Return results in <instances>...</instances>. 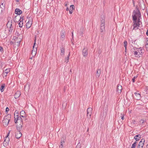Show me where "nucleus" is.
I'll list each match as a JSON object with an SVG mask.
<instances>
[{
    "mask_svg": "<svg viewBox=\"0 0 148 148\" xmlns=\"http://www.w3.org/2000/svg\"><path fill=\"white\" fill-rule=\"evenodd\" d=\"M121 119H122V120H123V119H124V115H123V116H121Z\"/></svg>",
    "mask_w": 148,
    "mask_h": 148,
    "instance_id": "obj_53",
    "label": "nucleus"
},
{
    "mask_svg": "<svg viewBox=\"0 0 148 148\" xmlns=\"http://www.w3.org/2000/svg\"><path fill=\"white\" fill-rule=\"evenodd\" d=\"M16 17H14L13 19V21L14 22H16Z\"/></svg>",
    "mask_w": 148,
    "mask_h": 148,
    "instance_id": "obj_47",
    "label": "nucleus"
},
{
    "mask_svg": "<svg viewBox=\"0 0 148 148\" xmlns=\"http://www.w3.org/2000/svg\"><path fill=\"white\" fill-rule=\"evenodd\" d=\"M74 9V5H72L70 6V10H73Z\"/></svg>",
    "mask_w": 148,
    "mask_h": 148,
    "instance_id": "obj_34",
    "label": "nucleus"
},
{
    "mask_svg": "<svg viewBox=\"0 0 148 148\" xmlns=\"http://www.w3.org/2000/svg\"><path fill=\"white\" fill-rule=\"evenodd\" d=\"M146 34L148 36V29L147 30V32H146Z\"/></svg>",
    "mask_w": 148,
    "mask_h": 148,
    "instance_id": "obj_55",
    "label": "nucleus"
},
{
    "mask_svg": "<svg viewBox=\"0 0 148 148\" xmlns=\"http://www.w3.org/2000/svg\"><path fill=\"white\" fill-rule=\"evenodd\" d=\"M134 94H135L136 97V99L137 100H139L141 98V95L140 94L137 93L136 92H135Z\"/></svg>",
    "mask_w": 148,
    "mask_h": 148,
    "instance_id": "obj_17",
    "label": "nucleus"
},
{
    "mask_svg": "<svg viewBox=\"0 0 148 148\" xmlns=\"http://www.w3.org/2000/svg\"><path fill=\"white\" fill-rule=\"evenodd\" d=\"M23 124V123H20L19 124H17L16 127L18 131H20V130L22 128Z\"/></svg>",
    "mask_w": 148,
    "mask_h": 148,
    "instance_id": "obj_12",
    "label": "nucleus"
},
{
    "mask_svg": "<svg viewBox=\"0 0 148 148\" xmlns=\"http://www.w3.org/2000/svg\"><path fill=\"white\" fill-rule=\"evenodd\" d=\"M18 122H19L20 123H23V119L20 116V118H19V119H18Z\"/></svg>",
    "mask_w": 148,
    "mask_h": 148,
    "instance_id": "obj_36",
    "label": "nucleus"
},
{
    "mask_svg": "<svg viewBox=\"0 0 148 148\" xmlns=\"http://www.w3.org/2000/svg\"><path fill=\"white\" fill-rule=\"evenodd\" d=\"M133 49H134V51H132V52L136 56L137 55H139L138 54V52L136 51V49H137L136 48H133Z\"/></svg>",
    "mask_w": 148,
    "mask_h": 148,
    "instance_id": "obj_20",
    "label": "nucleus"
},
{
    "mask_svg": "<svg viewBox=\"0 0 148 148\" xmlns=\"http://www.w3.org/2000/svg\"><path fill=\"white\" fill-rule=\"evenodd\" d=\"M23 18H24V17L23 16L22 17H21L20 18V19H21L22 20V21H23Z\"/></svg>",
    "mask_w": 148,
    "mask_h": 148,
    "instance_id": "obj_50",
    "label": "nucleus"
},
{
    "mask_svg": "<svg viewBox=\"0 0 148 148\" xmlns=\"http://www.w3.org/2000/svg\"><path fill=\"white\" fill-rule=\"evenodd\" d=\"M101 72V69H98L97 70L95 75L96 78H98L99 77Z\"/></svg>",
    "mask_w": 148,
    "mask_h": 148,
    "instance_id": "obj_6",
    "label": "nucleus"
},
{
    "mask_svg": "<svg viewBox=\"0 0 148 148\" xmlns=\"http://www.w3.org/2000/svg\"><path fill=\"white\" fill-rule=\"evenodd\" d=\"M8 28H9V32H12L13 29V26H12L11 27H9Z\"/></svg>",
    "mask_w": 148,
    "mask_h": 148,
    "instance_id": "obj_32",
    "label": "nucleus"
},
{
    "mask_svg": "<svg viewBox=\"0 0 148 148\" xmlns=\"http://www.w3.org/2000/svg\"><path fill=\"white\" fill-rule=\"evenodd\" d=\"M72 38H73V32H72Z\"/></svg>",
    "mask_w": 148,
    "mask_h": 148,
    "instance_id": "obj_57",
    "label": "nucleus"
},
{
    "mask_svg": "<svg viewBox=\"0 0 148 148\" xmlns=\"http://www.w3.org/2000/svg\"><path fill=\"white\" fill-rule=\"evenodd\" d=\"M138 17V22H137V23H140V17Z\"/></svg>",
    "mask_w": 148,
    "mask_h": 148,
    "instance_id": "obj_43",
    "label": "nucleus"
},
{
    "mask_svg": "<svg viewBox=\"0 0 148 148\" xmlns=\"http://www.w3.org/2000/svg\"><path fill=\"white\" fill-rule=\"evenodd\" d=\"M141 135L140 134L136 135V137H138V138L139 139V140L141 138Z\"/></svg>",
    "mask_w": 148,
    "mask_h": 148,
    "instance_id": "obj_39",
    "label": "nucleus"
},
{
    "mask_svg": "<svg viewBox=\"0 0 148 148\" xmlns=\"http://www.w3.org/2000/svg\"><path fill=\"white\" fill-rule=\"evenodd\" d=\"M36 42V39L35 38L34 40V45L33 46V49L32 50V55L33 56H35L36 55L37 50V47L35 46Z\"/></svg>",
    "mask_w": 148,
    "mask_h": 148,
    "instance_id": "obj_3",
    "label": "nucleus"
},
{
    "mask_svg": "<svg viewBox=\"0 0 148 148\" xmlns=\"http://www.w3.org/2000/svg\"><path fill=\"white\" fill-rule=\"evenodd\" d=\"M5 86V84H3L1 86L0 90L1 92H3L4 90V88Z\"/></svg>",
    "mask_w": 148,
    "mask_h": 148,
    "instance_id": "obj_23",
    "label": "nucleus"
},
{
    "mask_svg": "<svg viewBox=\"0 0 148 148\" xmlns=\"http://www.w3.org/2000/svg\"><path fill=\"white\" fill-rule=\"evenodd\" d=\"M9 109L7 107L5 109V111L6 112H7L8 111H9Z\"/></svg>",
    "mask_w": 148,
    "mask_h": 148,
    "instance_id": "obj_44",
    "label": "nucleus"
},
{
    "mask_svg": "<svg viewBox=\"0 0 148 148\" xmlns=\"http://www.w3.org/2000/svg\"><path fill=\"white\" fill-rule=\"evenodd\" d=\"M6 26L7 28L12 26V20L9 21L6 25Z\"/></svg>",
    "mask_w": 148,
    "mask_h": 148,
    "instance_id": "obj_15",
    "label": "nucleus"
},
{
    "mask_svg": "<svg viewBox=\"0 0 148 148\" xmlns=\"http://www.w3.org/2000/svg\"><path fill=\"white\" fill-rule=\"evenodd\" d=\"M22 13V10L18 8H16L15 10V13L16 14L20 15Z\"/></svg>",
    "mask_w": 148,
    "mask_h": 148,
    "instance_id": "obj_14",
    "label": "nucleus"
},
{
    "mask_svg": "<svg viewBox=\"0 0 148 148\" xmlns=\"http://www.w3.org/2000/svg\"><path fill=\"white\" fill-rule=\"evenodd\" d=\"M87 116L89 115L90 118L92 112V109L91 108H88L87 109Z\"/></svg>",
    "mask_w": 148,
    "mask_h": 148,
    "instance_id": "obj_7",
    "label": "nucleus"
},
{
    "mask_svg": "<svg viewBox=\"0 0 148 148\" xmlns=\"http://www.w3.org/2000/svg\"><path fill=\"white\" fill-rule=\"evenodd\" d=\"M66 11H67L69 10V8L67 7V8H66Z\"/></svg>",
    "mask_w": 148,
    "mask_h": 148,
    "instance_id": "obj_56",
    "label": "nucleus"
},
{
    "mask_svg": "<svg viewBox=\"0 0 148 148\" xmlns=\"http://www.w3.org/2000/svg\"><path fill=\"white\" fill-rule=\"evenodd\" d=\"M80 143H79L77 145V148L78 147H79V146H80Z\"/></svg>",
    "mask_w": 148,
    "mask_h": 148,
    "instance_id": "obj_45",
    "label": "nucleus"
},
{
    "mask_svg": "<svg viewBox=\"0 0 148 148\" xmlns=\"http://www.w3.org/2000/svg\"><path fill=\"white\" fill-rule=\"evenodd\" d=\"M88 54V49L87 48H85L84 47L82 50V55L83 56L86 57L87 56Z\"/></svg>",
    "mask_w": 148,
    "mask_h": 148,
    "instance_id": "obj_5",
    "label": "nucleus"
},
{
    "mask_svg": "<svg viewBox=\"0 0 148 148\" xmlns=\"http://www.w3.org/2000/svg\"><path fill=\"white\" fill-rule=\"evenodd\" d=\"M10 115L8 114L5 116L3 121V125L5 126H7L10 119Z\"/></svg>",
    "mask_w": 148,
    "mask_h": 148,
    "instance_id": "obj_2",
    "label": "nucleus"
},
{
    "mask_svg": "<svg viewBox=\"0 0 148 148\" xmlns=\"http://www.w3.org/2000/svg\"><path fill=\"white\" fill-rule=\"evenodd\" d=\"M70 72L71 73H72V69H71L70 70L69 73H70Z\"/></svg>",
    "mask_w": 148,
    "mask_h": 148,
    "instance_id": "obj_59",
    "label": "nucleus"
},
{
    "mask_svg": "<svg viewBox=\"0 0 148 148\" xmlns=\"http://www.w3.org/2000/svg\"><path fill=\"white\" fill-rule=\"evenodd\" d=\"M146 89L147 90H148V86H147L146 87Z\"/></svg>",
    "mask_w": 148,
    "mask_h": 148,
    "instance_id": "obj_61",
    "label": "nucleus"
},
{
    "mask_svg": "<svg viewBox=\"0 0 148 148\" xmlns=\"http://www.w3.org/2000/svg\"><path fill=\"white\" fill-rule=\"evenodd\" d=\"M60 50H61V55H64V48L62 47L60 48Z\"/></svg>",
    "mask_w": 148,
    "mask_h": 148,
    "instance_id": "obj_26",
    "label": "nucleus"
},
{
    "mask_svg": "<svg viewBox=\"0 0 148 148\" xmlns=\"http://www.w3.org/2000/svg\"><path fill=\"white\" fill-rule=\"evenodd\" d=\"M19 118H20V117L17 116V117L14 118V122L16 124L17 123H18L17 121L19 119Z\"/></svg>",
    "mask_w": 148,
    "mask_h": 148,
    "instance_id": "obj_30",
    "label": "nucleus"
},
{
    "mask_svg": "<svg viewBox=\"0 0 148 148\" xmlns=\"http://www.w3.org/2000/svg\"><path fill=\"white\" fill-rule=\"evenodd\" d=\"M20 34L21 33H19V32L18 31H17V30H16L15 34V35L16 36H17L18 37L20 35Z\"/></svg>",
    "mask_w": 148,
    "mask_h": 148,
    "instance_id": "obj_35",
    "label": "nucleus"
},
{
    "mask_svg": "<svg viewBox=\"0 0 148 148\" xmlns=\"http://www.w3.org/2000/svg\"><path fill=\"white\" fill-rule=\"evenodd\" d=\"M1 5H2V6H3V8L1 7L0 6V8H1V11H2V10L4 9L5 7V5L4 4V1H1Z\"/></svg>",
    "mask_w": 148,
    "mask_h": 148,
    "instance_id": "obj_24",
    "label": "nucleus"
},
{
    "mask_svg": "<svg viewBox=\"0 0 148 148\" xmlns=\"http://www.w3.org/2000/svg\"><path fill=\"white\" fill-rule=\"evenodd\" d=\"M145 122V120H144L141 119L140 120V122L143 124Z\"/></svg>",
    "mask_w": 148,
    "mask_h": 148,
    "instance_id": "obj_42",
    "label": "nucleus"
},
{
    "mask_svg": "<svg viewBox=\"0 0 148 148\" xmlns=\"http://www.w3.org/2000/svg\"><path fill=\"white\" fill-rule=\"evenodd\" d=\"M19 22L18 23L19 26L20 27H21L23 26V21H22L21 19L19 20Z\"/></svg>",
    "mask_w": 148,
    "mask_h": 148,
    "instance_id": "obj_22",
    "label": "nucleus"
},
{
    "mask_svg": "<svg viewBox=\"0 0 148 148\" xmlns=\"http://www.w3.org/2000/svg\"><path fill=\"white\" fill-rule=\"evenodd\" d=\"M10 134V132H9L6 135V137L5 138V139L4 140V141L6 142V143L8 142L9 141V138H8V136H9Z\"/></svg>",
    "mask_w": 148,
    "mask_h": 148,
    "instance_id": "obj_19",
    "label": "nucleus"
},
{
    "mask_svg": "<svg viewBox=\"0 0 148 148\" xmlns=\"http://www.w3.org/2000/svg\"><path fill=\"white\" fill-rule=\"evenodd\" d=\"M32 23V18L29 20L28 21L26 24V27L29 28L31 27Z\"/></svg>",
    "mask_w": 148,
    "mask_h": 148,
    "instance_id": "obj_8",
    "label": "nucleus"
},
{
    "mask_svg": "<svg viewBox=\"0 0 148 148\" xmlns=\"http://www.w3.org/2000/svg\"><path fill=\"white\" fill-rule=\"evenodd\" d=\"M10 71V70L9 69H7L5 70V71H3V74L5 75V74H6V75H5V76H6L7 75V74Z\"/></svg>",
    "mask_w": 148,
    "mask_h": 148,
    "instance_id": "obj_21",
    "label": "nucleus"
},
{
    "mask_svg": "<svg viewBox=\"0 0 148 148\" xmlns=\"http://www.w3.org/2000/svg\"><path fill=\"white\" fill-rule=\"evenodd\" d=\"M147 148H148V145H147Z\"/></svg>",
    "mask_w": 148,
    "mask_h": 148,
    "instance_id": "obj_64",
    "label": "nucleus"
},
{
    "mask_svg": "<svg viewBox=\"0 0 148 148\" xmlns=\"http://www.w3.org/2000/svg\"><path fill=\"white\" fill-rule=\"evenodd\" d=\"M21 95L20 92L19 91H17L15 93L14 97L15 99L18 98Z\"/></svg>",
    "mask_w": 148,
    "mask_h": 148,
    "instance_id": "obj_16",
    "label": "nucleus"
},
{
    "mask_svg": "<svg viewBox=\"0 0 148 148\" xmlns=\"http://www.w3.org/2000/svg\"><path fill=\"white\" fill-rule=\"evenodd\" d=\"M122 89V86L121 85H119V84H118L117 85V88H116V91L117 92H118V93H119L120 94L121 93V90Z\"/></svg>",
    "mask_w": 148,
    "mask_h": 148,
    "instance_id": "obj_10",
    "label": "nucleus"
},
{
    "mask_svg": "<svg viewBox=\"0 0 148 148\" xmlns=\"http://www.w3.org/2000/svg\"><path fill=\"white\" fill-rule=\"evenodd\" d=\"M132 121H133L132 122H133V123L134 124H135V123H136V121H135V120H133Z\"/></svg>",
    "mask_w": 148,
    "mask_h": 148,
    "instance_id": "obj_54",
    "label": "nucleus"
},
{
    "mask_svg": "<svg viewBox=\"0 0 148 148\" xmlns=\"http://www.w3.org/2000/svg\"><path fill=\"white\" fill-rule=\"evenodd\" d=\"M84 32V28L83 27H82L80 30L78 31V34L80 36H82Z\"/></svg>",
    "mask_w": 148,
    "mask_h": 148,
    "instance_id": "obj_13",
    "label": "nucleus"
},
{
    "mask_svg": "<svg viewBox=\"0 0 148 148\" xmlns=\"http://www.w3.org/2000/svg\"><path fill=\"white\" fill-rule=\"evenodd\" d=\"M145 47L146 48V50L148 51V43L147 42L145 44Z\"/></svg>",
    "mask_w": 148,
    "mask_h": 148,
    "instance_id": "obj_37",
    "label": "nucleus"
},
{
    "mask_svg": "<svg viewBox=\"0 0 148 148\" xmlns=\"http://www.w3.org/2000/svg\"><path fill=\"white\" fill-rule=\"evenodd\" d=\"M65 140L64 138H63V139L61 140V142L60 143V146H63V145L64 144Z\"/></svg>",
    "mask_w": 148,
    "mask_h": 148,
    "instance_id": "obj_28",
    "label": "nucleus"
},
{
    "mask_svg": "<svg viewBox=\"0 0 148 148\" xmlns=\"http://www.w3.org/2000/svg\"><path fill=\"white\" fill-rule=\"evenodd\" d=\"M0 51L1 52H3V49L1 46H0Z\"/></svg>",
    "mask_w": 148,
    "mask_h": 148,
    "instance_id": "obj_40",
    "label": "nucleus"
},
{
    "mask_svg": "<svg viewBox=\"0 0 148 148\" xmlns=\"http://www.w3.org/2000/svg\"><path fill=\"white\" fill-rule=\"evenodd\" d=\"M70 52H69V54H68V56H67V57L66 58H65V62L66 63H67L69 62V58L70 56Z\"/></svg>",
    "mask_w": 148,
    "mask_h": 148,
    "instance_id": "obj_25",
    "label": "nucleus"
},
{
    "mask_svg": "<svg viewBox=\"0 0 148 148\" xmlns=\"http://www.w3.org/2000/svg\"><path fill=\"white\" fill-rule=\"evenodd\" d=\"M133 20V29L136 30L139 28V27L140 23H137L136 20H137V17H140L141 16V13L138 8L134 10L133 13L132 15Z\"/></svg>",
    "mask_w": 148,
    "mask_h": 148,
    "instance_id": "obj_1",
    "label": "nucleus"
},
{
    "mask_svg": "<svg viewBox=\"0 0 148 148\" xmlns=\"http://www.w3.org/2000/svg\"><path fill=\"white\" fill-rule=\"evenodd\" d=\"M137 77V76H134V77L132 79V81L133 82H135V79Z\"/></svg>",
    "mask_w": 148,
    "mask_h": 148,
    "instance_id": "obj_38",
    "label": "nucleus"
},
{
    "mask_svg": "<svg viewBox=\"0 0 148 148\" xmlns=\"http://www.w3.org/2000/svg\"><path fill=\"white\" fill-rule=\"evenodd\" d=\"M21 133L20 131H17L16 132L15 137L17 139H19L21 136Z\"/></svg>",
    "mask_w": 148,
    "mask_h": 148,
    "instance_id": "obj_9",
    "label": "nucleus"
},
{
    "mask_svg": "<svg viewBox=\"0 0 148 148\" xmlns=\"http://www.w3.org/2000/svg\"><path fill=\"white\" fill-rule=\"evenodd\" d=\"M105 24H103V23H101V25H100V26H105Z\"/></svg>",
    "mask_w": 148,
    "mask_h": 148,
    "instance_id": "obj_49",
    "label": "nucleus"
},
{
    "mask_svg": "<svg viewBox=\"0 0 148 148\" xmlns=\"http://www.w3.org/2000/svg\"><path fill=\"white\" fill-rule=\"evenodd\" d=\"M67 5H67V3L66 4H65V6H67Z\"/></svg>",
    "mask_w": 148,
    "mask_h": 148,
    "instance_id": "obj_62",
    "label": "nucleus"
},
{
    "mask_svg": "<svg viewBox=\"0 0 148 148\" xmlns=\"http://www.w3.org/2000/svg\"><path fill=\"white\" fill-rule=\"evenodd\" d=\"M89 130V129L88 128L87 129V132H88Z\"/></svg>",
    "mask_w": 148,
    "mask_h": 148,
    "instance_id": "obj_60",
    "label": "nucleus"
},
{
    "mask_svg": "<svg viewBox=\"0 0 148 148\" xmlns=\"http://www.w3.org/2000/svg\"><path fill=\"white\" fill-rule=\"evenodd\" d=\"M69 12L70 14H72L73 13V11L70 10H69Z\"/></svg>",
    "mask_w": 148,
    "mask_h": 148,
    "instance_id": "obj_48",
    "label": "nucleus"
},
{
    "mask_svg": "<svg viewBox=\"0 0 148 148\" xmlns=\"http://www.w3.org/2000/svg\"><path fill=\"white\" fill-rule=\"evenodd\" d=\"M60 148H64L63 147H62H62L60 146Z\"/></svg>",
    "mask_w": 148,
    "mask_h": 148,
    "instance_id": "obj_63",
    "label": "nucleus"
},
{
    "mask_svg": "<svg viewBox=\"0 0 148 148\" xmlns=\"http://www.w3.org/2000/svg\"><path fill=\"white\" fill-rule=\"evenodd\" d=\"M145 139L143 138L141 139V141L139 142L138 145V147H141V148H143L144 146V143H145Z\"/></svg>",
    "mask_w": 148,
    "mask_h": 148,
    "instance_id": "obj_11",
    "label": "nucleus"
},
{
    "mask_svg": "<svg viewBox=\"0 0 148 148\" xmlns=\"http://www.w3.org/2000/svg\"><path fill=\"white\" fill-rule=\"evenodd\" d=\"M65 32L64 31H62L61 32V37L62 38H64L65 37Z\"/></svg>",
    "mask_w": 148,
    "mask_h": 148,
    "instance_id": "obj_27",
    "label": "nucleus"
},
{
    "mask_svg": "<svg viewBox=\"0 0 148 148\" xmlns=\"http://www.w3.org/2000/svg\"><path fill=\"white\" fill-rule=\"evenodd\" d=\"M20 42H21V40H19V41H18L17 42V45L18 46L19 45H20Z\"/></svg>",
    "mask_w": 148,
    "mask_h": 148,
    "instance_id": "obj_46",
    "label": "nucleus"
},
{
    "mask_svg": "<svg viewBox=\"0 0 148 148\" xmlns=\"http://www.w3.org/2000/svg\"><path fill=\"white\" fill-rule=\"evenodd\" d=\"M18 114V113L17 111L16 110L14 114Z\"/></svg>",
    "mask_w": 148,
    "mask_h": 148,
    "instance_id": "obj_51",
    "label": "nucleus"
},
{
    "mask_svg": "<svg viewBox=\"0 0 148 148\" xmlns=\"http://www.w3.org/2000/svg\"><path fill=\"white\" fill-rule=\"evenodd\" d=\"M25 112L24 110H22L20 113V115L21 116V117H24V116L23 115V114H25Z\"/></svg>",
    "mask_w": 148,
    "mask_h": 148,
    "instance_id": "obj_29",
    "label": "nucleus"
},
{
    "mask_svg": "<svg viewBox=\"0 0 148 148\" xmlns=\"http://www.w3.org/2000/svg\"><path fill=\"white\" fill-rule=\"evenodd\" d=\"M17 116H18V114H16V115H15V114H14V118H15V117H17Z\"/></svg>",
    "mask_w": 148,
    "mask_h": 148,
    "instance_id": "obj_52",
    "label": "nucleus"
},
{
    "mask_svg": "<svg viewBox=\"0 0 148 148\" xmlns=\"http://www.w3.org/2000/svg\"><path fill=\"white\" fill-rule=\"evenodd\" d=\"M100 20L101 21V23H103L105 24V18L103 16H101Z\"/></svg>",
    "mask_w": 148,
    "mask_h": 148,
    "instance_id": "obj_18",
    "label": "nucleus"
},
{
    "mask_svg": "<svg viewBox=\"0 0 148 148\" xmlns=\"http://www.w3.org/2000/svg\"><path fill=\"white\" fill-rule=\"evenodd\" d=\"M134 139L136 140V141H137L139 140V139L138 137H136V136L134 137Z\"/></svg>",
    "mask_w": 148,
    "mask_h": 148,
    "instance_id": "obj_41",
    "label": "nucleus"
},
{
    "mask_svg": "<svg viewBox=\"0 0 148 148\" xmlns=\"http://www.w3.org/2000/svg\"><path fill=\"white\" fill-rule=\"evenodd\" d=\"M136 143V141L132 145L131 148H135Z\"/></svg>",
    "mask_w": 148,
    "mask_h": 148,
    "instance_id": "obj_33",
    "label": "nucleus"
},
{
    "mask_svg": "<svg viewBox=\"0 0 148 148\" xmlns=\"http://www.w3.org/2000/svg\"><path fill=\"white\" fill-rule=\"evenodd\" d=\"M127 45V42L126 41H124V46L125 48V49L126 50Z\"/></svg>",
    "mask_w": 148,
    "mask_h": 148,
    "instance_id": "obj_31",
    "label": "nucleus"
},
{
    "mask_svg": "<svg viewBox=\"0 0 148 148\" xmlns=\"http://www.w3.org/2000/svg\"><path fill=\"white\" fill-rule=\"evenodd\" d=\"M105 31V26H100V35L101 37H103L104 36V34L103 32Z\"/></svg>",
    "mask_w": 148,
    "mask_h": 148,
    "instance_id": "obj_4",
    "label": "nucleus"
},
{
    "mask_svg": "<svg viewBox=\"0 0 148 148\" xmlns=\"http://www.w3.org/2000/svg\"><path fill=\"white\" fill-rule=\"evenodd\" d=\"M14 38H15V39H17L18 38V37H17L16 36H15L14 37Z\"/></svg>",
    "mask_w": 148,
    "mask_h": 148,
    "instance_id": "obj_58",
    "label": "nucleus"
}]
</instances>
